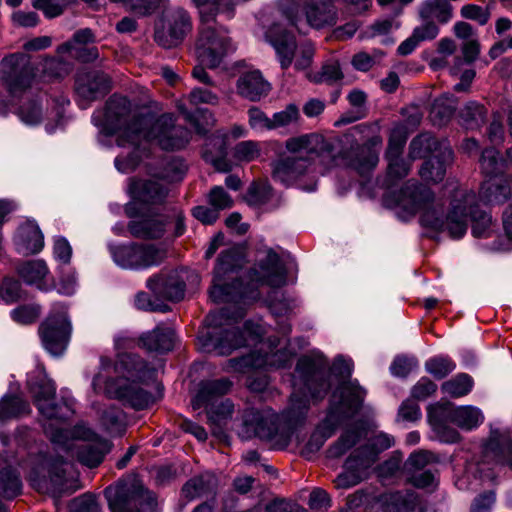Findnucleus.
<instances>
[{
	"mask_svg": "<svg viewBox=\"0 0 512 512\" xmlns=\"http://www.w3.org/2000/svg\"><path fill=\"white\" fill-rule=\"evenodd\" d=\"M352 370L351 359L342 356L335 359L330 371L328 361L319 352L301 357L292 379L293 392L289 406L280 415L269 407L246 411V433L270 441L275 448L287 447L297 427L304 421L310 403L320 401L327 395L331 388V376L344 380L351 376Z\"/></svg>",
	"mask_w": 512,
	"mask_h": 512,
	"instance_id": "nucleus-1",
	"label": "nucleus"
},
{
	"mask_svg": "<svg viewBox=\"0 0 512 512\" xmlns=\"http://www.w3.org/2000/svg\"><path fill=\"white\" fill-rule=\"evenodd\" d=\"M92 121L101 126L105 136L116 134L118 147L129 149L126 156L115 158V167L121 173L134 170L151 144L173 151L184 148L191 138L187 128L175 125L173 115H141L137 107L123 96H111L104 110L93 114Z\"/></svg>",
	"mask_w": 512,
	"mask_h": 512,
	"instance_id": "nucleus-2",
	"label": "nucleus"
},
{
	"mask_svg": "<svg viewBox=\"0 0 512 512\" xmlns=\"http://www.w3.org/2000/svg\"><path fill=\"white\" fill-rule=\"evenodd\" d=\"M476 194L456 185L451 189L449 205L444 213L442 202L428 186L418 181H408L398 193L388 195L385 202L401 209L408 216L419 215L420 223L439 232H447L453 239L462 238L472 222V235L489 237L493 231L492 217L477 206Z\"/></svg>",
	"mask_w": 512,
	"mask_h": 512,
	"instance_id": "nucleus-3",
	"label": "nucleus"
},
{
	"mask_svg": "<svg viewBox=\"0 0 512 512\" xmlns=\"http://www.w3.org/2000/svg\"><path fill=\"white\" fill-rule=\"evenodd\" d=\"M111 367L116 379H108L107 375L99 372L93 379L92 385L97 393H104L110 398L118 399L134 409H144L154 402L153 397L142 385H148L156 376V370L147 365L139 356L122 353L117 362L112 365L110 359L101 358L102 370Z\"/></svg>",
	"mask_w": 512,
	"mask_h": 512,
	"instance_id": "nucleus-4",
	"label": "nucleus"
},
{
	"mask_svg": "<svg viewBox=\"0 0 512 512\" xmlns=\"http://www.w3.org/2000/svg\"><path fill=\"white\" fill-rule=\"evenodd\" d=\"M243 311H237L230 316L228 308L218 312H211L206 317L207 327L199 332L198 342L200 350L207 353H216L219 356L230 355L233 351L248 344L249 338L255 340L258 332H252L250 323H245L240 330L235 323L242 319Z\"/></svg>",
	"mask_w": 512,
	"mask_h": 512,
	"instance_id": "nucleus-5",
	"label": "nucleus"
},
{
	"mask_svg": "<svg viewBox=\"0 0 512 512\" xmlns=\"http://www.w3.org/2000/svg\"><path fill=\"white\" fill-rule=\"evenodd\" d=\"M285 147L292 155L280 158L273 164L274 180L290 185L312 171V162L331 154V144L319 134H305L289 138Z\"/></svg>",
	"mask_w": 512,
	"mask_h": 512,
	"instance_id": "nucleus-6",
	"label": "nucleus"
},
{
	"mask_svg": "<svg viewBox=\"0 0 512 512\" xmlns=\"http://www.w3.org/2000/svg\"><path fill=\"white\" fill-rule=\"evenodd\" d=\"M366 391L360 387L357 380L343 382L331 396L330 411L321 426L310 436L303 448V454L308 457L319 451L329 438L337 424L343 419L353 416L361 407Z\"/></svg>",
	"mask_w": 512,
	"mask_h": 512,
	"instance_id": "nucleus-7",
	"label": "nucleus"
},
{
	"mask_svg": "<svg viewBox=\"0 0 512 512\" xmlns=\"http://www.w3.org/2000/svg\"><path fill=\"white\" fill-rule=\"evenodd\" d=\"M45 433L54 444L62 446L66 451L77 449L79 462L93 468L98 466L109 450L106 440L99 438L85 424L76 425L72 431L63 428H52L51 423L43 424Z\"/></svg>",
	"mask_w": 512,
	"mask_h": 512,
	"instance_id": "nucleus-8",
	"label": "nucleus"
},
{
	"mask_svg": "<svg viewBox=\"0 0 512 512\" xmlns=\"http://www.w3.org/2000/svg\"><path fill=\"white\" fill-rule=\"evenodd\" d=\"M277 9L287 25L299 33L333 26L338 18L331 0H277Z\"/></svg>",
	"mask_w": 512,
	"mask_h": 512,
	"instance_id": "nucleus-9",
	"label": "nucleus"
},
{
	"mask_svg": "<svg viewBox=\"0 0 512 512\" xmlns=\"http://www.w3.org/2000/svg\"><path fill=\"white\" fill-rule=\"evenodd\" d=\"M28 479L39 492L60 496L63 493H73L78 489L73 475L69 472L72 466L62 457L52 459L40 453L29 462Z\"/></svg>",
	"mask_w": 512,
	"mask_h": 512,
	"instance_id": "nucleus-10",
	"label": "nucleus"
},
{
	"mask_svg": "<svg viewBox=\"0 0 512 512\" xmlns=\"http://www.w3.org/2000/svg\"><path fill=\"white\" fill-rule=\"evenodd\" d=\"M28 386L40 414L48 421L69 419L74 414L73 400L53 403L56 386L47 376L44 367L38 366L28 376Z\"/></svg>",
	"mask_w": 512,
	"mask_h": 512,
	"instance_id": "nucleus-11",
	"label": "nucleus"
},
{
	"mask_svg": "<svg viewBox=\"0 0 512 512\" xmlns=\"http://www.w3.org/2000/svg\"><path fill=\"white\" fill-rule=\"evenodd\" d=\"M182 271L160 273L147 280V288L155 296V300L145 292H140L135 297V305L138 309L148 311L167 312L170 308L162 300L179 301L184 297L185 284Z\"/></svg>",
	"mask_w": 512,
	"mask_h": 512,
	"instance_id": "nucleus-12",
	"label": "nucleus"
},
{
	"mask_svg": "<svg viewBox=\"0 0 512 512\" xmlns=\"http://www.w3.org/2000/svg\"><path fill=\"white\" fill-rule=\"evenodd\" d=\"M243 264V253L238 247H232L223 251L214 269L213 286L210 290V298L216 302H239L246 297V291L238 280L231 284H225L224 280Z\"/></svg>",
	"mask_w": 512,
	"mask_h": 512,
	"instance_id": "nucleus-13",
	"label": "nucleus"
},
{
	"mask_svg": "<svg viewBox=\"0 0 512 512\" xmlns=\"http://www.w3.org/2000/svg\"><path fill=\"white\" fill-rule=\"evenodd\" d=\"M232 383L226 379L202 381L197 394L192 400L193 409H207L208 420L220 427L222 422L231 417L233 404L228 399H221L231 388Z\"/></svg>",
	"mask_w": 512,
	"mask_h": 512,
	"instance_id": "nucleus-14",
	"label": "nucleus"
},
{
	"mask_svg": "<svg viewBox=\"0 0 512 512\" xmlns=\"http://www.w3.org/2000/svg\"><path fill=\"white\" fill-rule=\"evenodd\" d=\"M109 251L114 263L125 270L158 266L166 257V250L153 244H110Z\"/></svg>",
	"mask_w": 512,
	"mask_h": 512,
	"instance_id": "nucleus-15",
	"label": "nucleus"
},
{
	"mask_svg": "<svg viewBox=\"0 0 512 512\" xmlns=\"http://www.w3.org/2000/svg\"><path fill=\"white\" fill-rule=\"evenodd\" d=\"M64 303H55L47 319L41 324L39 333L44 348L52 356H60L67 348L72 325Z\"/></svg>",
	"mask_w": 512,
	"mask_h": 512,
	"instance_id": "nucleus-16",
	"label": "nucleus"
},
{
	"mask_svg": "<svg viewBox=\"0 0 512 512\" xmlns=\"http://www.w3.org/2000/svg\"><path fill=\"white\" fill-rule=\"evenodd\" d=\"M0 76L10 94L18 96L32 86L35 70L28 55L16 53L2 60Z\"/></svg>",
	"mask_w": 512,
	"mask_h": 512,
	"instance_id": "nucleus-17",
	"label": "nucleus"
},
{
	"mask_svg": "<svg viewBox=\"0 0 512 512\" xmlns=\"http://www.w3.org/2000/svg\"><path fill=\"white\" fill-rule=\"evenodd\" d=\"M251 283L280 287L286 283V269L279 255L271 248H261L256 253V263L250 270Z\"/></svg>",
	"mask_w": 512,
	"mask_h": 512,
	"instance_id": "nucleus-18",
	"label": "nucleus"
},
{
	"mask_svg": "<svg viewBox=\"0 0 512 512\" xmlns=\"http://www.w3.org/2000/svg\"><path fill=\"white\" fill-rule=\"evenodd\" d=\"M191 29L192 22L188 12L183 8H175L156 26L154 39L163 48H173L184 40Z\"/></svg>",
	"mask_w": 512,
	"mask_h": 512,
	"instance_id": "nucleus-19",
	"label": "nucleus"
},
{
	"mask_svg": "<svg viewBox=\"0 0 512 512\" xmlns=\"http://www.w3.org/2000/svg\"><path fill=\"white\" fill-rule=\"evenodd\" d=\"M292 358V352L286 348L278 349L275 352L271 350L270 353L265 354L258 351L228 360L224 370L227 372H246L249 369L266 367L284 368L291 364Z\"/></svg>",
	"mask_w": 512,
	"mask_h": 512,
	"instance_id": "nucleus-20",
	"label": "nucleus"
},
{
	"mask_svg": "<svg viewBox=\"0 0 512 512\" xmlns=\"http://www.w3.org/2000/svg\"><path fill=\"white\" fill-rule=\"evenodd\" d=\"M408 134L404 126L396 125L389 136L384 157L387 162V175L393 180L407 176L411 169L410 162L402 157Z\"/></svg>",
	"mask_w": 512,
	"mask_h": 512,
	"instance_id": "nucleus-21",
	"label": "nucleus"
},
{
	"mask_svg": "<svg viewBox=\"0 0 512 512\" xmlns=\"http://www.w3.org/2000/svg\"><path fill=\"white\" fill-rule=\"evenodd\" d=\"M105 496L111 512H140L144 502L151 501L149 491L140 487L126 485L107 487Z\"/></svg>",
	"mask_w": 512,
	"mask_h": 512,
	"instance_id": "nucleus-22",
	"label": "nucleus"
},
{
	"mask_svg": "<svg viewBox=\"0 0 512 512\" xmlns=\"http://www.w3.org/2000/svg\"><path fill=\"white\" fill-rule=\"evenodd\" d=\"M112 87L110 77L101 71H89L80 73L76 78V93L81 102L87 103L106 95ZM82 108L86 104L80 103Z\"/></svg>",
	"mask_w": 512,
	"mask_h": 512,
	"instance_id": "nucleus-23",
	"label": "nucleus"
},
{
	"mask_svg": "<svg viewBox=\"0 0 512 512\" xmlns=\"http://www.w3.org/2000/svg\"><path fill=\"white\" fill-rule=\"evenodd\" d=\"M265 37L275 49L281 67L288 68L297 48L293 34L281 22H275L267 29Z\"/></svg>",
	"mask_w": 512,
	"mask_h": 512,
	"instance_id": "nucleus-24",
	"label": "nucleus"
},
{
	"mask_svg": "<svg viewBox=\"0 0 512 512\" xmlns=\"http://www.w3.org/2000/svg\"><path fill=\"white\" fill-rule=\"evenodd\" d=\"M395 444L392 435L379 431L367 437L365 444L357 447L352 454L360 460L359 465L371 468L379 455Z\"/></svg>",
	"mask_w": 512,
	"mask_h": 512,
	"instance_id": "nucleus-25",
	"label": "nucleus"
},
{
	"mask_svg": "<svg viewBox=\"0 0 512 512\" xmlns=\"http://www.w3.org/2000/svg\"><path fill=\"white\" fill-rule=\"evenodd\" d=\"M94 41L92 30L81 29L74 33L71 41L62 44L57 51L58 54L69 53L83 62H91L98 58V49L95 46H88Z\"/></svg>",
	"mask_w": 512,
	"mask_h": 512,
	"instance_id": "nucleus-26",
	"label": "nucleus"
},
{
	"mask_svg": "<svg viewBox=\"0 0 512 512\" xmlns=\"http://www.w3.org/2000/svg\"><path fill=\"white\" fill-rule=\"evenodd\" d=\"M379 501L384 512H425L419 495L413 491L385 493Z\"/></svg>",
	"mask_w": 512,
	"mask_h": 512,
	"instance_id": "nucleus-27",
	"label": "nucleus"
},
{
	"mask_svg": "<svg viewBox=\"0 0 512 512\" xmlns=\"http://www.w3.org/2000/svg\"><path fill=\"white\" fill-rule=\"evenodd\" d=\"M512 197V175L492 177L481 186L479 199L487 205L502 204Z\"/></svg>",
	"mask_w": 512,
	"mask_h": 512,
	"instance_id": "nucleus-28",
	"label": "nucleus"
},
{
	"mask_svg": "<svg viewBox=\"0 0 512 512\" xmlns=\"http://www.w3.org/2000/svg\"><path fill=\"white\" fill-rule=\"evenodd\" d=\"M382 145L380 136L371 137L364 145L358 146L351 155L350 165L360 174L374 169L379 162V149Z\"/></svg>",
	"mask_w": 512,
	"mask_h": 512,
	"instance_id": "nucleus-29",
	"label": "nucleus"
},
{
	"mask_svg": "<svg viewBox=\"0 0 512 512\" xmlns=\"http://www.w3.org/2000/svg\"><path fill=\"white\" fill-rule=\"evenodd\" d=\"M16 249L20 254L39 253L44 247V237L37 223L27 220L21 224L15 236Z\"/></svg>",
	"mask_w": 512,
	"mask_h": 512,
	"instance_id": "nucleus-30",
	"label": "nucleus"
},
{
	"mask_svg": "<svg viewBox=\"0 0 512 512\" xmlns=\"http://www.w3.org/2000/svg\"><path fill=\"white\" fill-rule=\"evenodd\" d=\"M453 161V151L450 147H440L438 152L431 155L419 170L420 177L429 182L439 183L446 174L447 167Z\"/></svg>",
	"mask_w": 512,
	"mask_h": 512,
	"instance_id": "nucleus-31",
	"label": "nucleus"
},
{
	"mask_svg": "<svg viewBox=\"0 0 512 512\" xmlns=\"http://www.w3.org/2000/svg\"><path fill=\"white\" fill-rule=\"evenodd\" d=\"M271 90V85L264 80L259 71H249L242 74L237 80L239 95L250 100L259 101L266 97Z\"/></svg>",
	"mask_w": 512,
	"mask_h": 512,
	"instance_id": "nucleus-32",
	"label": "nucleus"
},
{
	"mask_svg": "<svg viewBox=\"0 0 512 512\" xmlns=\"http://www.w3.org/2000/svg\"><path fill=\"white\" fill-rule=\"evenodd\" d=\"M487 456H493L498 462L512 470V441L509 432L491 429L489 440L485 446Z\"/></svg>",
	"mask_w": 512,
	"mask_h": 512,
	"instance_id": "nucleus-33",
	"label": "nucleus"
},
{
	"mask_svg": "<svg viewBox=\"0 0 512 512\" xmlns=\"http://www.w3.org/2000/svg\"><path fill=\"white\" fill-rule=\"evenodd\" d=\"M140 341L149 351L168 352L175 345L176 334L172 327L158 325L152 331L144 333Z\"/></svg>",
	"mask_w": 512,
	"mask_h": 512,
	"instance_id": "nucleus-34",
	"label": "nucleus"
},
{
	"mask_svg": "<svg viewBox=\"0 0 512 512\" xmlns=\"http://www.w3.org/2000/svg\"><path fill=\"white\" fill-rule=\"evenodd\" d=\"M128 229L132 236L142 239L160 238L165 232L164 222L156 215H143L132 220Z\"/></svg>",
	"mask_w": 512,
	"mask_h": 512,
	"instance_id": "nucleus-35",
	"label": "nucleus"
},
{
	"mask_svg": "<svg viewBox=\"0 0 512 512\" xmlns=\"http://www.w3.org/2000/svg\"><path fill=\"white\" fill-rule=\"evenodd\" d=\"M360 460L352 453L345 461V471L337 476L334 483L338 489H348L367 478L369 467L359 465Z\"/></svg>",
	"mask_w": 512,
	"mask_h": 512,
	"instance_id": "nucleus-36",
	"label": "nucleus"
},
{
	"mask_svg": "<svg viewBox=\"0 0 512 512\" xmlns=\"http://www.w3.org/2000/svg\"><path fill=\"white\" fill-rule=\"evenodd\" d=\"M22 491V481L8 459L0 456V492L3 497L13 499Z\"/></svg>",
	"mask_w": 512,
	"mask_h": 512,
	"instance_id": "nucleus-37",
	"label": "nucleus"
},
{
	"mask_svg": "<svg viewBox=\"0 0 512 512\" xmlns=\"http://www.w3.org/2000/svg\"><path fill=\"white\" fill-rule=\"evenodd\" d=\"M131 191L135 200L140 204H157L164 200L167 190L154 180L137 181Z\"/></svg>",
	"mask_w": 512,
	"mask_h": 512,
	"instance_id": "nucleus-38",
	"label": "nucleus"
},
{
	"mask_svg": "<svg viewBox=\"0 0 512 512\" xmlns=\"http://www.w3.org/2000/svg\"><path fill=\"white\" fill-rule=\"evenodd\" d=\"M20 277L30 285H35L40 290H48L45 279L49 274L48 267L43 260H32L23 263L18 268Z\"/></svg>",
	"mask_w": 512,
	"mask_h": 512,
	"instance_id": "nucleus-39",
	"label": "nucleus"
},
{
	"mask_svg": "<svg viewBox=\"0 0 512 512\" xmlns=\"http://www.w3.org/2000/svg\"><path fill=\"white\" fill-rule=\"evenodd\" d=\"M440 147H449L440 143L434 136L424 133L416 136L409 145V159L411 161L425 158L438 152Z\"/></svg>",
	"mask_w": 512,
	"mask_h": 512,
	"instance_id": "nucleus-40",
	"label": "nucleus"
},
{
	"mask_svg": "<svg viewBox=\"0 0 512 512\" xmlns=\"http://www.w3.org/2000/svg\"><path fill=\"white\" fill-rule=\"evenodd\" d=\"M457 100L452 94H443L437 98L430 111V118L435 125L442 126L452 117Z\"/></svg>",
	"mask_w": 512,
	"mask_h": 512,
	"instance_id": "nucleus-41",
	"label": "nucleus"
},
{
	"mask_svg": "<svg viewBox=\"0 0 512 512\" xmlns=\"http://www.w3.org/2000/svg\"><path fill=\"white\" fill-rule=\"evenodd\" d=\"M482 412L473 406H459L452 410L451 420L465 430H472L483 422Z\"/></svg>",
	"mask_w": 512,
	"mask_h": 512,
	"instance_id": "nucleus-42",
	"label": "nucleus"
},
{
	"mask_svg": "<svg viewBox=\"0 0 512 512\" xmlns=\"http://www.w3.org/2000/svg\"><path fill=\"white\" fill-rule=\"evenodd\" d=\"M419 13L422 19L446 23L452 17V7L447 0H427L421 5Z\"/></svg>",
	"mask_w": 512,
	"mask_h": 512,
	"instance_id": "nucleus-43",
	"label": "nucleus"
},
{
	"mask_svg": "<svg viewBox=\"0 0 512 512\" xmlns=\"http://www.w3.org/2000/svg\"><path fill=\"white\" fill-rule=\"evenodd\" d=\"M363 429L360 426H353L347 429L340 438L332 444L328 451V457L339 458L344 455L350 448L356 445L363 436Z\"/></svg>",
	"mask_w": 512,
	"mask_h": 512,
	"instance_id": "nucleus-44",
	"label": "nucleus"
},
{
	"mask_svg": "<svg viewBox=\"0 0 512 512\" xmlns=\"http://www.w3.org/2000/svg\"><path fill=\"white\" fill-rule=\"evenodd\" d=\"M177 108L184 116L185 120L190 123L198 133H205L208 128L214 124V118L207 109L197 108L194 111H190L182 103H179Z\"/></svg>",
	"mask_w": 512,
	"mask_h": 512,
	"instance_id": "nucleus-45",
	"label": "nucleus"
},
{
	"mask_svg": "<svg viewBox=\"0 0 512 512\" xmlns=\"http://www.w3.org/2000/svg\"><path fill=\"white\" fill-rule=\"evenodd\" d=\"M100 423L112 436L122 435L125 431V415L121 409L114 406L103 410Z\"/></svg>",
	"mask_w": 512,
	"mask_h": 512,
	"instance_id": "nucleus-46",
	"label": "nucleus"
},
{
	"mask_svg": "<svg viewBox=\"0 0 512 512\" xmlns=\"http://www.w3.org/2000/svg\"><path fill=\"white\" fill-rule=\"evenodd\" d=\"M29 412V404L20 397L4 395L0 399V421L19 417Z\"/></svg>",
	"mask_w": 512,
	"mask_h": 512,
	"instance_id": "nucleus-47",
	"label": "nucleus"
},
{
	"mask_svg": "<svg viewBox=\"0 0 512 512\" xmlns=\"http://www.w3.org/2000/svg\"><path fill=\"white\" fill-rule=\"evenodd\" d=\"M216 483V479L211 474H203L190 479L182 488V493L186 498L192 500L209 491H211Z\"/></svg>",
	"mask_w": 512,
	"mask_h": 512,
	"instance_id": "nucleus-48",
	"label": "nucleus"
},
{
	"mask_svg": "<svg viewBox=\"0 0 512 512\" xmlns=\"http://www.w3.org/2000/svg\"><path fill=\"white\" fill-rule=\"evenodd\" d=\"M485 108L477 102H468L459 112L460 124L466 129H475L484 123Z\"/></svg>",
	"mask_w": 512,
	"mask_h": 512,
	"instance_id": "nucleus-49",
	"label": "nucleus"
},
{
	"mask_svg": "<svg viewBox=\"0 0 512 512\" xmlns=\"http://www.w3.org/2000/svg\"><path fill=\"white\" fill-rule=\"evenodd\" d=\"M473 387V379L465 373L458 374L454 378L445 381L441 390L444 394L453 398H459L467 395Z\"/></svg>",
	"mask_w": 512,
	"mask_h": 512,
	"instance_id": "nucleus-50",
	"label": "nucleus"
},
{
	"mask_svg": "<svg viewBox=\"0 0 512 512\" xmlns=\"http://www.w3.org/2000/svg\"><path fill=\"white\" fill-rule=\"evenodd\" d=\"M186 173V165L179 158H171L165 161V165L161 170L151 172L153 177L163 179L169 182L181 180Z\"/></svg>",
	"mask_w": 512,
	"mask_h": 512,
	"instance_id": "nucleus-51",
	"label": "nucleus"
},
{
	"mask_svg": "<svg viewBox=\"0 0 512 512\" xmlns=\"http://www.w3.org/2000/svg\"><path fill=\"white\" fill-rule=\"evenodd\" d=\"M300 117L298 106L290 103L283 110L272 115L273 130L298 125Z\"/></svg>",
	"mask_w": 512,
	"mask_h": 512,
	"instance_id": "nucleus-52",
	"label": "nucleus"
},
{
	"mask_svg": "<svg viewBox=\"0 0 512 512\" xmlns=\"http://www.w3.org/2000/svg\"><path fill=\"white\" fill-rule=\"evenodd\" d=\"M480 167L482 172L489 178L499 177L498 173L502 168L499 152L494 148L485 149L480 158Z\"/></svg>",
	"mask_w": 512,
	"mask_h": 512,
	"instance_id": "nucleus-53",
	"label": "nucleus"
},
{
	"mask_svg": "<svg viewBox=\"0 0 512 512\" xmlns=\"http://www.w3.org/2000/svg\"><path fill=\"white\" fill-rule=\"evenodd\" d=\"M455 367V363L445 356L433 357L425 362L426 371L437 379L446 377Z\"/></svg>",
	"mask_w": 512,
	"mask_h": 512,
	"instance_id": "nucleus-54",
	"label": "nucleus"
},
{
	"mask_svg": "<svg viewBox=\"0 0 512 512\" xmlns=\"http://www.w3.org/2000/svg\"><path fill=\"white\" fill-rule=\"evenodd\" d=\"M435 461V457L432 453L427 451H417L408 457L405 462L404 468L406 474L413 473L415 471L425 470V467Z\"/></svg>",
	"mask_w": 512,
	"mask_h": 512,
	"instance_id": "nucleus-55",
	"label": "nucleus"
},
{
	"mask_svg": "<svg viewBox=\"0 0 512 512\" xmlns=\"http://www.w3.org/2000/svg\"><path fill=\"white\" fill-rule=\"evenodd\" d=\"M343 78L340 65L337 61H330L322 66L321 71L313 77L316 83L333 84Z\"/></svg>",
	"mask_w": 512,
	"mask_h": 512,
	"instance_id": "nucleus-56",
	"label": "nucleus"
},
{
	"mask_svg": "<svg viewBox=\"0 0 512 512\" xmlns=\"http://www.w3.org/2000/svg\"><path fill=\"white\" fill-rule=\"evenodd\" d=\"M248 122L251 129L257 132L273 130L272 117H268L258 107H251L248 110Z\"/></svg>",
	"mask_w": 512,
	"mask_h": 512,
	"instance_id": "nucleus-57",
	"label": "nucleus"
},
{
	"mask_svg": "<svg viewBox=\"0 0 512 512\" xmlns=\"http://www.w3.org/2000/svg\"><path fill=\"white\" fill-rule=\"evenodd\" d=\"M260 156L259 144L252 140L239 142L234 147V157L239 161L251 162Z\"/></svg>",
	"mask_w": 512,
	"mask_h": 512,
	"instance_id": "nucleus-58",
	"label": "nucleus"
},
{
	"mask_svg": "<svg viewBox=\"0 0 512 512\" xmlns=\"http://www.w3.org/2000/svg\"><path fill=\"white\" fill-rule=\"evenodd\" d=\"M407 480L411 485L419 489H433L437 485L436 475L430 469L415 471L413 473L407 474Z\"/></svg>",
	"mask_w": 512,
	"mask_h": 512,
	"instance_id": "nucleus-59",
	"label": "nucleus"
},
{
	"mask_svg": "<svg viewBox=\"0 0 512 512\" xmlns=\"http://www.w3.org/2000/svg\"><path fill=\"white\" fill-rule=\"evenodd\" d=\"M504 237L494 245L498 251L512 250V204L509 205L503 213Z\"/></svg>",
	"mask_w": 512,
	"mask_h": 512,
	"instance_id": "nucleus-60",
	"label": "nucleus"
},
{
	"mask_svg": "<svg viewBox=\"0 0 512 512\" xmlns=\"http://www.w3.org/2000/svg\"><path fill=\"white\" fill-rule=\"evenodd\" d=\"M460 14L465 19L485 25L490 19L491 12L489 6L481 7L475 4H467L461 8Z\"/></svg>",
	"mask_w": 512,
	"mask_h": 512,
	"instance_id": "nucleus-61",
	"label": "nucleus"
},
{
	"mask_svg": "<svg viewBox=\"0 0 512 512\" xmlns=\"http://www.w3.org/2000/svg\"><path fill=\"white\" fill-rule=\"evenodd\" d=\"M40 315V308L36 305H24L11 311V318L21 325L31 324Z\"/></svg>",
	"mask_w": 512,
	"mask_h": 512,
	"instance_id": "nucleus-62",
	"label": "nucleus"
},
{
	"mask_svg": "<svg viewBox=\"0 0 512 512\" xmlns=\"http://www.w3.org/2000/svg\"><path fill=\"white\" fill-rule=\"evenodd\" d=\"M418 367V361L414 357L398 356L390 366L392 375L406 377Z\"/></svg>",
	"mask_w": 512,
	"mask_h": 512,
	"instance_id": "nucleus-63",
	"label": "nucleus"
},
{
	"mask_svg": "<svg viewBox=\"0 0 512 512\" xmlns=\"http://www.w3.org/2000/svg\"><path fill=\"white\" fill-rule=\"evenodd\" d=\"M70 510L71 512H101L96 498L89 494L75 498L70 504Z\"/></svg>",
	"mask_w": 512,
	"mask_h": 512,
	"instance_id": "nucleus-64",
	"label": "nucleus"
}]
</instances>
